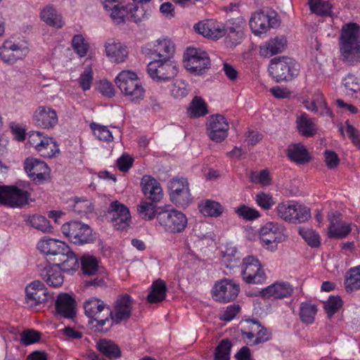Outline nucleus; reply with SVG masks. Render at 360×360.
<instances>
[{
    "label": "nucleus",
    "mask_w": 360,
    "mask_h": 360,
    "mask_svg": "<svg viewBox=\"0 0 360 360\" xmlns=\"http://www.w3.org/2000/svg\"><path fill=\"white\" fill-rule=\"evenodd\" d=\"M115 82L122 94L132 102L143 99L145 89L136 74L129 70L120 72Z\"/></svg>",
    "instance_id": "obj_1"
},
{
    "label": "nucleus",
    "mask_w": 360,
    "mask_h": 360,
    "mask_svg": "<svg viewBox=\"0 0 360 360\" xmlns=\"http://www.w3.org/2000/svg\"><path fill=\"white\" fill-rule=\"evenodd\" d=\"M85 315L89 319V323L95 330H101L107 322H109V305L102 300L91 297L83 304Z\"/></svg>",
    "instance_id": "obj_2"
},
{
    "label": "nucleus",
    "mask_w": 360,
    "mask_h": 360,
    "mask_svg": "<svg viewBox=\"0 0 360 360\" xmlns=\"http://www.w3.org/2000/svg\"><path fill=\"white\" fill-rule=\"evenodd\" d=\"M147 72L155 82H170L176 77L179 65L174 59H154L148 64Z\"/></svg>",
    "instance_id": "obj_3"
},
{
    "label": "nucleus",
    "mask_w": 360,
    "mask_h": 360,
    "mask_svg": "<svg viewBox=\"0 0 360 360\" xmlns=\"http://www.w3.org/2000/svg\"><path fill=\"white\" fill-rule=\"evenodd\" d=\"M268 70L270 75L277 82L291 81L299 73L295 61L284 56L271 59Z\"/></svg>",
    "instance_id": "obj_4"
},
{
    "label": "nucleus",
    "mask_w": 360,
    "mask_h": 360,
    "mask_svg": "<svg viewBox=\"0 0 360 360\" xmlns=\"http://www.w3.org/2000/svg\"><path fill=\"white\" fill-rule=\"evenodd\" d=\"M340 49L345 60L360 49V26L349 22L342 26L340 37Z\"/></svg>",
    "instance_id": "obj_5"
},
{
    "label": "nucleus",
    "mask_w": 360,
    "mask_h": 360,
    "mask_svg": "<svg viewBox=\"0 0 360 360\" xmlns=\"http://www.w3.org/2000/svg\"><path fill=\"white\" fill-rule=\"evenodd\" d=\"M275 211L285 221L292 224H301L310 218V210L294 200H288L278 204Z\"/></svg>",
    "instance_id": "obj_6"
},
{
    "label": "nucleus",
    "mask_w": 360,
    "mask_h": 360,
    "mask_svg": "<svg viewBox=\"0 0 360 360\" xmlns=\"http://www.w3.org/2000/svg\"><path fill=\"white\" fill-rule=\"evenodd\" d=\"M285 228L283 225L274 221H269L259 229V240L263 247L275 251L277 245L285 240Z\"/></svg>",
    "instance_id": "obj_7"
},
{
    "label": "nucleus",
    "mask_w": 360,
    "mask_h": 360,
    "mask_svg": "<svg viewBox=\"0 0 360 360\" xmlns=\"http://www.w3.org/2000/svg\"><path fill=\"white\" fill-rule=\"evenodd\" d=\"M170 200L179 207H186L192 202L189 184L185 178L175 177L168 183Z\"/></svg>",
    "instance_id": "obj_8"
},
{
    "label": "nucleus",
    "mask_w": 360,
    "mask_h": 360,
    "mask_svg": "<svg viewBox=\"0 0 360 360\" xmlns=\"http://www.w3.org/2000/svg\"><path fill=\"white\" fill-rule=\"evenodd\" d=\"M157 220L166 231L172 233L182 232L188 224L186 216L183 212L174 209L158 212Z\"/></svg>",
    "instance_id": "obj_9"
},
{
    "label": "nucleus",
    "mask_w": 360,
    "mask_h": 360,
    "mask_svg": "<svg viewBox=\"0 0 360 360\" xmlns=\"http://www.w3.org/2000/svg\"><path fill=\"white\" fill-rule=\"evenodd\" d=\"M61 231L72 243L77 245H83L94 240L91 229L81 221H72L64 224Z\"/></svg>",
    "instance_id": "obj_10"
},
{
    "label": "nucleus",
    "mask_w": 360,
    "mask_h": 360,
    "mask_svg": "<svg viewBox=\"0 0 360 360\" xmlns=\"http://www.w3.org/2000/svg\"><path fill=\"white\" fill-rule=\"evenodd\" d=\"M134 302V299L129 295H119L114 302L112 308L109 305V320L111 319L112 323L116 325L128 321L131 316Z\"/></svg>",
    "instance_id": "obj_11"
},
{
    "label": "nucleus",
    "mask_w": 360,
    "mask_h": 360,
    "mask_svg": "<svg viewBox=\"0 0 360 360\" xmlns=\"http://www.w3.org/2000/svg\"><path fill=\"white\" fill-rule=\"evenodd\" d=\"M185 68L191 72L200 75L210 68L208 54L200 49L188 48L184 56Z\"/></svg>",
    "instance_id": "obj_12"
},
{
    "label": "nucleus",
    "mask_w": 360,
    "mask_h": 360,
    "mask_svg": "<svg viewBox=\"0 0 360 360\" xmlns=\"http://www.w3.org/2000/svg\"><path fill=\"white\" fill-rule=\"evenodd\" d=\"M241 269L243 279L248 284H262L266 281V276L262 264L254 256L243 258Z\"/></svg>",
    "instance_id": "obj_13"
},
{
    "label": "nucleus",
    "mask_w": 360,
    "mask_h": 360,
    "mask_svg": "<svg viewBox=\"0 0 360 360\" xmlns=\"http://www.w3.org/2000/svg\"><path fill=\"white\" fill-rule=\"evenodd\" d=\"M30 193L16 186H0V204L20 207L28 203Z\"/></svg>",
    "instance_id": "obj_14"
},
{
    "label": "nucleus",
    "mask_w": 360,
    "mask_h": 360,
    "mask_svg": "<svg viewBox=\"0 0 360 360\" xmlns=\"http://www.w3.org/2000/svg\"><path fill=\"white\" fill-rule=\"evenodd\" d=\"M278 25L279 21L275 12H255L250 19V27L252 32L257 36L266 33L271 27H276Z\"/></svg>",
    "instance_id": "obj_15"
},
{
    "label": "nucleus",
    "mask_w": 360,
    "mask_h": 360,
    "mask_svg": "<svg viewBox=\"0 0 360 360\" xmlns=\"http://www.w3.org/2000/svg\"><path fill=\"white\" fill-rule=\"evenodd\" d=\"M25 301L30 308H35L47 302L50 295L44 284L39 281L29 283L25 288Z\"/></svg>",
    "instance_id": "obj_16"
},
{
    "label": "nucleus",
    "mask_w": 360,
    "mask_h": 360,
    "mask_svg": "<svg viewBox=\"0 0 360 360\" xmlns=\"http://www.w3.org/2000/svg\"><path fill=\"white\" fill-rule=\"evenodd\" d=\"M240 292V286L231 279L224 278L217 282L212 289V297L220 302L235 300Z\"/></svg>",
    "instance_id": "obj_17"
},
{
    "label": "nucleus",
    "mask_w": 360,
    "mask_h": 360,
    "mask_svg": "<svg viewBox=\"0 0 360 360\" xmlns=\"http://www.w3.org/2000/svg\"><path fill=\"white\" fill-rule=\"evenodd\" d=\"M112 225L117 230H124L129 226L131 215L129 210L117 200L112 201L108 210Z\"/></svg>",
    "instance_id": "obj_18"
},
{
    "label": "nucleus",
    "mask_w": 360,
    "mask_h": 360,
    "mask_svg": "<svg viewBox=\"0 0 360 360\" xmlns=\"http://www.w3.org/2000/svg\"><path fill=\"white\" fill-rule=\"evenodd\" d=\"M229 124L222 115H211L207 122V133L210 139L215 142L223 141L228 136Z\"/></svg>",
    "instance_id": "obj_19"
},
{
    "label": "nucleus",
    "mask_w": 360,
    "mask_h": 360,
    "mask_svg": "<svg viewBox=\"0 0 360 360\" xmlns=\"http://www.w3.org/2000/svg\"><path fill=\"white\" fill-rule=\"evenodd\" d=\"M129 4L121 8V11L113 14V20L117 23H121L126 20L139 22L148 18L150 11L146 9L143 6H138L134 4Z\"/></svg>",
    "instance_id": "obj_20"
},
{
    "label": "nucleus",
    "mask_w": 360,
    "mask_h": 360,
    "mask_svg": "<svg viewBox=\"0 0 360 360\" xmlns=\"http://www.w3.org/2000/svg\"><path fill=\"white\" fill-rule=\"evenodd\" d=\"M329 226L328 236L330 238L342 239L352 231L351 224L342 220V215L338 212H330L328 214Z\"/></svg>",
    "instance_id": "obj_21"
},
{
    "label": "nucleus",
    "mask_w": 360,
    "mask_h": 360,
    "mask_svg": "<svg viewBox=\"0 0 360 360\" xmlns=\"http://www.w3.org/2000/svg\"><path fill=\"white\" fill-rule=\"evenodd\" d=\"M194 30L203 37L217 41L225 36V25L213 19L200 21L194 25Z\"/></svg>",
    "instance_id": "obj_22"
},
{
    "label": "nucleus",
    "mask_w": 360,
    "mask_h": 360,
    "mask_svg": "<svg viewBox=\"0 0 360 360\" xmlns=\"http://www.w3.org/2000/svg\"><path fill=\"white\" fill-rule=\"evenodd\" d=\"M245 20L241 15L229 19L225 25L226 42L229 46H236L243 38Z\"/></svg>",
    "instance_id": "obj_23"
},
{
    "label": "nucleus",
    "mask_w": 360,
    "mask_h": 360,
    "mask_svg": "<svg viewBox=\"0 0 360 360\" xmlns=\"http://www.w3.org/2000/svg\"><path fill=\"white\" fill-rule=\"evenodd\" d=\"M147 47L156 59H174L175 45L168 37H160L148 44Z\"/></svg>",
    "instance_id": "obj_24"
},
{
    "label": "nucleus",
    "mask_w": 360,
    "mask_h": 360,
    "mask_svg": "<svg viewBox=\"0 0 360 360\" xmlns=\"http://www.w3.org/2000/svg\"><path fill=\"white\" fill-rule=\"evenodd\" d=\"M28 53L27 47L6 40L0 47V57L5 63H15L17 60L25 58Z\"/></svg>",
    "instance_id": "obj_25"
},
{
    "label": "nucleus",
    "mask_w": 360,
    "mask_h": 360,
    "mask_svg": "<svg viewBox=\"0 0 360 360\" xmlns=\"http://www.w3.org/2000/svg\"><path fill=\"white\" fill-rule=\"evenodd\" d=\"M33 122L36 126L43 129H52L58 124V115L53 108L41 105L33 114Z\"/></svg>",
    "instance_id": "obj_26"
},
{
    "label": "nucleus",
    "mask_w": 360,
    "mask_h": 360,
    "mask_svg": "<svg viewBox=\"0 0 360 360\" xmlns=\"http://www.w3.org/2000/svg\"><path fill=\"white\" fill-rule=\"evenodd\" d=\"M142 192L147 199L153 202H160L163 197L160 184L153 177L145 175L141 181Z\"/></svg>",
    "instance_id": "obj_27"
},
{
    "label": "nucleus",
    "mask_w": 360,
    "mask_h": 360,
    "mask_svg": "<svg viewBox=\"0 0 360 360\" xmlns=\"http://www.w3.org/2000/svg\"><path fill=\"white\" fill-rule=\"evenodd\" d=\"M24 168L33 181L39 182L44 181L49 172L47 165L37 158H27L24 162Z\"/></svg>",
    "instance_id": "obj_28"
},
{
    "label": "nucleus",
    "mask_w": 360,
    "mask_h": 360,
    "mask_svg": "<svg viewBox=\"0 0 360 360\" xmlns=\"http://www.w3.org/2000/svg\"><path fill=\"white\" fill-rule=\"evenodd\" d=\"M39 275L46 284L53 288H59L64 281V277L62 271L56 265L46 264L44 266L40 265Z\"/></svg>",
    "instance_id": "obj_29"
},
{
    "label": "nucleus",
    "mask_w": 360,
    "mask_h": 360,
    "mask_svg": "<svg viewBox=\"0 0 360 360\" xmlns=\"http://www.w3.org/2000/svg\"><path fill=\"white\" fill-rule=\"evenodd\" d=\"M55 307L57 314L64 318L72 319L76 314V301L68 293L58 295Z\"/></svg>",
    "instance_id": "obj_30"
},
{
    "label": "nucleus",
    "mask_w": 360,
    "mask_h": 360,
    "mask_svg": "<svg viewBox=\"0 0 360 360\" xmlns=\"http://www.w3.org/2000/svg\"><path fill=\"white\" fill-rule=\"evenodd\" d=\"M293 292V288L287 282H276L262 289L261 295L266 299H283L290 297Z\"/></svg>",
    "instance_id": "obj_31"
},
{
    "label": "nucleus",
    "mask_w": 360,
    "mask_h": 360,
    "mask_svg": "<svg viewBox=\"0 0 360 360\" xmlns=\"http://www.w3.org/2000/svg\"><path fill=\"white\" fill-rule=\"evenodd\" d=\"M37 248L46 255L58 257L63 251L68 250V245L61 240L44 237L38 242Z\"/></svg>",
    "instance_id": "obj_32"
},
{
    "label": "nucleus",
    "mask_w": 360,
    "mask_h": 360,
    "mask_svg": "<svg viewBox=\"0 0 360 360\" xmlns=\"http://www.w3.org/2000/svg\"><path fill=\"white\" fill-rule=\"evenodd\" d=\"M287 45V39L284 36H278L269 39L260 46L259 54L264 58L283 52Z\"/></svg>",
    "instance_id": "obj_33"
},
{
    "label": "nucleus",
    "mask_w": 360,
    "mask_h": 360,
    "mask_svg": "<svg viewBox=\"0 0 360 360\" xmlns=\"http://www.w3.org/2000/svg\"><path fill=\"white\" fill-rule=\"evenodd\" d=\"M53 260L63 271H74L79 267L78 259L69 246L68 250L63 251L58 257H54Z\"/></svg>",
    "instance_id": "obj_34"
},
{
    "label": "nucleus",
    "mask_w": 360,
    "mask_h": 360,
    "mask_svg": "<svg viewBox=\"0 0 360 360\" xmlns=\"http://www.w3.org/2000/svg\"><path fill=\"white\" fill-rule=\"evenodd\" d=\"M305 108L314 113L321 116H332L329 108H328L323 95L321 93L315 94L311 101H305L304 102Z\"/></svg>",
    "instance_id": "obj_35"
},
{
    "label": "nucleus",
    "mask_w": 360,
    "mask_h": 360,
    "mask_svg": "<svg viewBox=\"0 0 360 360\" xmlns=\"http://www.w3.org/2000/svg\"><path fill=\"white\" fill-rule=\"evenodd\" d=\"M167 291V288L165 282L159 278L153 282L146 297V300L150 304L160 303L165 300Z\"/></svg>",
    "instance_id": "obj_36"
},
{
    "label": "nucleus",
    "mask_w": 360,
    "mask_h": 360,
    "mask_svg": "<svg viewBox=\"0 0 360 360\" xmlns=\"http://www.w3.org/2000/svg\"><path fill=\"white\" fill-rule=\"evenodd\" d=\"M105 52L110 60L117 63L124 62L128 56L126 46L115 41H108L105 44Z\"/></svg>",
    "instance_id": "obj_37"
},
{
    "label": "nucleus",
    "mask_w": 360,
    "mask_h": 360,
    "mask_svg": "<svg viewBox=\"0 0 360 360\" xmlns=\"http://www.w3.org/2000/svg\"><path fill=\"white\" fill-rule=\"evenodd\" d=\"M287 156L297 164H305L310 160L309 154L305 146L301 143H292L288 146Z\"/></svg>",
    "instance_id": "obj_38"
},
{
    "label": "nucleus",
    "mask_w": 360,
    "mask_h": 360,
    "mask_svg": "<svg viewBox=\"0 0 360 360\" xmlns=\"http://www.w3.org/2000/svg\"><path fill=\"white\" fill-rule=\"evenodd\" d=\"M297 128L304 136L310 137L316 132V126L314 120L309 117L306 113H302L296 119Z\"/></svg>",
    "instance_id": "obj_39"
},
{
    "label": "nucleus",
    "mask_w": 360,
    "mask_h": 360,
    "mask_svg": "<svg viewBox=\"0 0 360 360\" xmlns=\"http://www.w3.org/2000/svg\"><path fill=\"white\" fill-rule=\"evenodd\" d=\"M98 350L109 359H118L121 356L119 347L112 340L101 339L96 343Z\"/></svg>",
    "instance_id": "obj_40"
},
{
    "label": "nucleus",
    "mask_w": 360,
    "mask_h": 360,
    "mask_svg": "<svg viewBox=\"0 0 360 360\" xmlns=\"http://www.w3.org/2000/svg\"><path fill=\"white\" fill-rule=\"evenodd\" d=\"M345 288L347 292L360 289V265L351 267L346 273Z\"/></svg>",
    "instance_id": "obj_41"
},
{
    "label": "nucleus",
    "mask_w": 360,
    "mask_h": 360,
    "mask_svg": "<svg viewBox=\"0 0 360 360\" xmlns=\"http://www.w3.org/2000/svg\"><path fill=\"white\" fill-rule=\"evenodd\" d=\"M40 16L41 20L50 26L60 28L63 25L60 15L58 14L52 6H48L44 8L41 11Z\"/></svg>",
    "instance_id": "obj_42"
},
{
    "label": "nucleus",
    "mask_w": 360,
    "mask_h": 360,
    "mask_svg": "<svg viewBox=\"0 0 360 360\" xmlns=\"http://www.w3.org/2000/svg\"><path fill=\"white\" fill-rule=\"evenodd\" d=\"M198 209L203 215L214 217L219 216L223 211V207L219 202L211 200L201 202Z\"/></svg>",
    "instance_id": "obj_43"
},
{
    "label": "nucleus",
    "mask_w": 360,
    "mask_h": 360,
    "mask_svg": "<svg viewBox=\"0 0 360 360\" xmlns=\"http://www.w3.org/2000/svg\"><path fill=\"white\" fill-rule=\"evenodd\" d=\"M317 313L316 306L311 302H302L300 307V318L306 324H311L314 321Z\"/></svg>",
    "instance_id": "obj_44"
},
{
    "label": "nucleus",
    "mask_w": 360,
    "mask_h": 360,
    "mask_svg": "<svg viewBox=\"0 0 360 360\" xmlns=\"http://www.w3.org/2000/svg\"><path fill=\"white\" fill-rule=\"evenodd\" d=\"M246 326L242 329L243 337L248 340V344L252 345L253 340L257 335L259 330H261V324L259 321L252 319L246 320Z\"/></svg>",
    "instance_id": "obj_45"
},
{
    "label": "nucleus",
    "mask_w": 360,
    "mask_h": 360,
    "mask_svg": "<svg viewBox=\"0 0 360 360\" xmlns=\"http://www.w3.org/2000/svg\"><path fill=\"white\" fill-rule=\"evenodd\" d=\"M188 113L191 117H199L207 113V106L205 101L198 96H195L192 100Z\"/></svg>",
    "instance_id": "obj_46"
},
{
    "label": "nucleus",
    "mask_w": 360,
    "mask_h": 360,
    "mask_svg": "<svg viewBox=\"0 0 360 360\" xmlns=\"http://www.w3.org/2000/svg\"><path fill=\"white\" fill-rule=\"evenodd\" d=\"M38 152L42 157L51 158L59 153V148L53 139L46 137L40 148H38Z\"/></svg>",
    "instance_id": "obj_47"
},
{
    "label": "nucleus",
    "mask_w": 360,
    "mask_h": 360,
    "mask_svg": "<svg viewBox=\"0 0 360 360\" xmlns=\"http://www.w3.org/2000/svg\"><path fill=\"white\" fill-rule=\"evenodd\" d=\"M232 343L229 339H224L217 345L214 352V360H229Z\"/></svg>",
    "instance_id": "obj_48"
},
{
    "label": "nucleus",
    "mask_w": 360,
    "mask_h": 360,
    "mask_svg": "<svg viewBox=\"0 0 360 360\" xmlns=\"http://www.w3.org/2000/svg\"><path fill=\"white\" fill-rule=\"evenodd\" d=\"M90 129L100 141L110 142L113 140L112 132L105 126L92 122L90 124Z\"/></svg>",
    "instance_id": "obj_49"
},
{
    "label": "nucleus",
    "mask_w": 360,
    "mask_h": 360,
    "mask_svg": "<svg viewBox=\"0 0 360 360\" xmlns=\"http://www.w3.org/2000/svg\"><path fill=\"white\" fill-rule=\"evenodd\" d=\"M137 210L143 219L151 220L157 217L158 211L156 206L147 201H141L137 207Z\"/></svg>",
    "instance_id": "obj_50"
},
{
    "label": "nucleus",
    "mask_w": 360,
    "mask_h": 360,
    "mask_svg": "<svg viewBox=\"0 0 360 360\" xmlns=\"http://www.w3.org/2000/svg\"><path fill=\"white\" fill-rule=\"evenodd\" d=\"M98 261L96 257L84 255L81 258V266L83 273L86 275H93L98 270Z\"/></svg>",
    "instance_id": "obj_51"
},
{
    "label": "nucleus",
    "mask_w": 360,
    "mask_h": 360,
    "mask_svg": "<svg viewBox=\"0 0 360 360\" xmlns=\"http://www.w3.org/2000/svg\"><path fill=\"white\" fill-rule=\"evenodd\" d=\"M309 4L311 11L320 15L330 14L331 6L330 4L323 0H309Z\"/></svg>",
    "instance_id": "obj_52"
},
{
    "label": "nucleus",
    "mask_w": 360,
    "mask_h": 360,
    "mask_svg": "<svg viewBox=\"0 0 360 360\" xmlns=\"http://www.w3.org/2000/svg\"><path fill=\"white\" fill-rule=\"evenodd\" d=\"M299 233L311 248H318L320 245V236L316 231L311 229H300Z\"/></svg>",
    "instance_id": "obj_53"
},
{
    "label": "nucleus",
    "mask_w": 360,
    "mask_h": 360,
    "mask_svg": "<svg viewBox=\"0 0 360 360\" xmlns=\"http://www.w3.org/2000/svg\"><path fill=\"white\" fill-rule=\"evenodd\" d=\"M31 226L44 233L52 231V227L46 217L41 215H34L30 218Z\"/></svg>",
    "instance_id": "obj_54"
},
{
    "label": "nucleus",
    "mask_w": 360,
    "mask_h": 360,
    "mask_svg": "<svg viewBox=\"0 0 360 360\" xmlns=\"http://www.w3.org/2000/svg\"><path fill=\"white\" fill-rule=\"evenodd\" d=\"M188 84H186L184 80H176L170 89L171 95L175 98H184L188 94Z\"/></svg>",
    "instance_id": "obj_55"
},
{
    "label": "nucleus",
    "mask_w": 360,
    "mask_h": 360,
    "mask_svg": "<svg viewBox=\"0 0 360 360\" xmlns=\"http://www.w3.org/2000/svg\"><path fill=\"white\" fill-rule=\"evenodd\" d=\"M41 338V333L33 329H27L20 333L22 345H30L37 342Z\"/></svg>",
    "instance_id": "obj_56"
},
{
    "label": "nucleus",
    "mask_w": 360,
    "mask_h": 360,
    "mask_svg": "<svg viewBox=\"0 0 360 360\" xmlns=\"http://www.w3.org/2000/svg\"><path fill=\"white\" fill-rule=\"evenodd\" d=\"M72 44L75 51L80 57L86 56L89 49V45L82 35H75L72 40Z\"/></svg>",
    "instance_id": "obj_57"
},
{
    "label": "nucleus",
    "mask_w": 360,
    "mask_h": 360,
    "mask_svg": "<svg viewBox=\"0 0 360 360\" xmlns=\"http://www.w3.org/2000/svg\"><path fill=\"white\" fill-rule=\"evenodd\" d=\"M255 199L257 204L265 210H270L275 204V201L272 195L264 192L257 193Z\"/></svg>",
    "instance_id": "obj_58"
},
{
    "label": "nucleus",
    "mask_w": 360,
    "mask_h": 360,
    "mask_svg": "<svg viewBox=\"0 0 360 360\" xmlns=\"http://www.w3.org/2000/svg\"><path fill=\"white\" fill-rule=\"evenodd\" d=\"M236 212L240 217L245 220H254L260 217L259 211L245 205L238 207Z\"/></svg>",
    "instance_id": "obj_59"
},
{
    "label": "nucleus",
    "mask_w": 360,
    "mask_h": 360,
    "mask_svg": "<svg viewBox=\"0 0 360 360\" xmlns=\"http://www.w3.org/2000/svg\"><path fill=\"white\" fill-rule=\"evenodd\" d=\"M342 301L338 296H330L328 300L324 302V309L329 316H333L342 307Z\"/></svg>",
    "instance_id": "obj_60"
},
{
    "label": "nucleus",
    "mask_w": 360,
    "mask_h": 360,
    "mask_svg": "<svg viewBox=\"0 0 360 360\" xmlns=\"http://www.w3.org/2000/svg\"><path fill=\"white\" fill-rule=\"evenodd\" d=\"M343 84L348 91V94L360 93V84L357 77L353 75H348L343 80Z\"/></svg>",
    "instance_id": "obj_61"
},
{
    "label": "nucleus",
    "mask_w": 360,
    "mask_h": 360,
    "mask_svg": "<svg viewBox=\"0 0 360 360\" xmlns=\"http://www.w3.org/2000/svg\"><path fill=\"white\" fill-rule=\"evenodd\" d=\"M93 80V72L91 68H87L79 78V86L84 91L90 89Z\"/></svg>",
    "instance_id": "obj_62"
},
{
    "label": "nucleus",
    "mask_w": 360,
    "mask_h": 360,
    "mask_svg": "<svg viewBox=\"0 0 360 360\" xmlns=\"http://www.w3.org/2000/svg\"><path fill=\"white\" fill-rule=\"evenodd\" d=\"M345 130L346 131L348 136L352 142L359 148H360V133L347 120L345 124Z\"/></svg>",
    "instance_id": "obj_63"
},
{
    "label": "nucleus",
    "mask_w": 360,
    "mask_h": 360,
    "mask_svg": "<svg viewBox=\"0 0 360 360\" xmlns=\"http://www.w3.org/2000/svg\"><path fill=\"white\" fill-rule=\"evenodd\" d=\"M104 8L110 12V15L113 19V14L121 11V8L124 7L120 2V0H101Z\"/></svg>",
    "instance_id": "obj_64"
}]
</instances>
